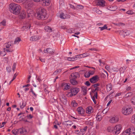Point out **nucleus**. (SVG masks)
Instances as JSON below:
<instances>
[{"instance_id":"47","label":"nucleus","mask_w":135,"mask_h":135,"mask_svg":"<svg viewBox=\"0 0 135 135\" xmlns=\"http://www.w3.org/2000/svg\"><path fill=\"white\" fill-rule=\"evenodd\" d=\"M1 24L3 26H5L6 25V21L5 20H3L1 22Z\"/></svg>"},{"instance_id":"35","label":"nucleus","mask_w":135,"mask_h":135,"mask_svg":"<svg viewBox=\"0 0 135 135\" xmlns=\"http://www.w3.org/2000/svg\"><path fill=\"white\" fill-rule=\"evenodd\" d=\"M21 39L19 37L17 38L14 41L15 44H18L21 41Z\"/></svg>"},{"instance_id":"54","label":"nucleus","mask_w":135,"mask_h":135,"mask_svg":"<svg viewBox=\"0 0 135 135\" xmlns=\"http://www.w3.org/2000/svg\"><path fill=\"white\" fill-rule=\"evenodd\" d=\"M6 53L5 52V51L4 50H3V51L2 52H1V55L2 56H5L6 55Z\"/></svg>"},{"instance_id":"46","label":"nucleus","mask_w":135,"mask_h":135,"mask_svg":"<svg viewBox=\"0 0 135 135\" xmlns=\"http://www.w3.org/2000/svg\"><path fill=\"white\" fill-rule=\"evenodd\" d=\"M132 94L131 93H127L125 96V97L127 98L131 96Z\"/></svg>"},{"instance_id":"53","label":"nucleus","mask_w":135,"mask_h":135,"mask_svg":"<svg viewBox=\"0 0 135 135\" xmlns=\"http://www.w3.org/2000/svg\"><path fill=\"white\" fill-rule=\"evenodd\" d=\"M16 64L15 63H14L12 67V70L13 71H14L16 69Z\"/></svg>"},{"instance_id":"40","label":"nucleus","mask_w":135,"mask_h":135,"mask_svg":"<svg viewBox=\"0 0 135 135\" xmlns=\"http://www.w3.org/2000/svg\"><path fill=\"white\" fill-rule=\"evenodd\" d=\"M77 55L78 56V57H79V56L80 55H82V57H85L87 56H89V54L87 53H84L82 54L78 55Z\"/></svg>"},{"instance_id":"56","label":"nucleus","mask_w":135,"mask_h":135,"mask_svg":"<svg viewBox=\"0 0 135 135\" xmlns=\"http://www.w3.org/2000/svg\"><path fill=\"white\" fill-rule=\"evenodd\" d=\"M14 2L17 3H21L24 0H13Z\"/></svg>"},{"instance_id":"60","label":"nucleus","mask_w":135,"mask_h":135,"mask_svg":"<svg viewBox=\"0 0 135 135\" xmlns=\"http://www.w3.org/2000/svg\"><path fill=\"white\" fill-rule=\"evenodd\" d=\"M6 69L8 72H10L11 71V69L10 67H7Z\"/></svg>"},{"instance_id":"63","label":"nucleus","mask_w":135,"mask_h":135,"mask_svg":"<svg viewBox=\"0 0 135 135\" xmlns=\"http://www.w3.org/2000/svg\"><path fill=\"white\" fill-rule=\"evenodd\" d=\"M105 68L108 70L109 71L110 70V66L108 65H107L105 66Z\"/></svg>"},{"instance_id":"8","label":"nucleus","mask_w":135,"mask_h":135,"mask_svg":"<svg viewBox=\"0 0 135 135\" xmlns=\"http://www.w3.org/2000/svg\"><path fill=\"white\" fill-rule=\"evenodd\" d=\"M78 113L82 116H84L85 113L84 109L82 107H78L77 109Z\"/></svg>"},{"instance_id":"11","label":"nucleus","mask_w":135,"mask_h":135,"mask_svg":"<svg viewBox=\"0 0 135 135\" xmlns=\"http://www.w3.org/2000/svg\"><path fill=\"white\" fill-rule=\"evenodd\" d=\"M119 32L120 35H123L124 36L129 35L130 33L129 31L128 30H120Z\"/></svg>"},{"instance_id":"24","label":"nucleus","mask_w":135,"mask_h":135,"mask_svg":"<svg viewBox=\"0 0 135 135\" xmlns=\"http://www.w3.org/2000/svg\"><path fill=\"white\" fill-rule=\"evenodd\" d=\"M20 18L22 19L25 18L26 16L25 11H23L21 12L20 13Z\"/></svg>"},{"instance_id":"27","label":"nucleus","mask_w":135,"mask_h":135,"mask_svg":"<svg viewBox=\"0 0 135 135\" xmlns=\"http://www.w3.org/2000/svg\"><path fill=\"white\" fill-rule=\"evenodd\" d=\"M101 114H100V112L98 113L97 115L96 118L97 120L99 121H100L102 119V116L101 115Z\"/></svg>"},{"instance_id":"43","label":"nucleus","mask_w":135,"mask_h":135,"mask_svg":"<svg viewBox=\"0 0 135 135\" xmlns=\"http://www.w3.org/2000/svg\"><path fill=\"white\" fill-rule=\"evenodd\" d=\"M107 27L106 26V25H105L104 26L102 27H99V28L102 31L104 29H107Z\"/></svg>"},{"instance_id":"18","label":"nucleus","mask_w":135,"mask_h":135,"mask_svg":"<svg viewBox=\"0 0 135 135\" xmlns=\"http://www.w3.org/2000/svg\"><path fill=\"white\" fill-rule=\"evenodd\" d=\"M44 52L45 53L52 54L54 52L53 50L51 48H48L46 50H44Z\"/></svg>"},{"instance_id":"21","label":"nucleus","mask_w":135,"mask_h":135,"mask_svg":"<svg viewBox=\"0 0 135 135\" xmlns=\"http://www.w3.org/2000/svg\"><path fill=\"white\" fill-rule=\"evenodd\" d=\"M93 112L92 108L91 106L87 108L86 110V113L88 114H90Z\"/></svg>"},{"instance_id":"16","label":"nucleus","mask_w":135,"mask_h":135,"mask_svg":"<svg viewBox=\"0 0 135 135\" xmlns=\"http://www.w3.org/2000/svg\"><path fill=\"white\" fill-rule=\"evenodd\" d=\"M60 99L61 101L64 104H66L67 103L66 98L64 95H62L60 97Z\"/></svg>"},{"instance_id":"15","label":"nucleus","mask_w":135,"mask_h":135,"mask_svg":"<svg viewBox=\"0 0 135 135\" xmlns=\"http://www.w3.org/2000/svg\"><path fill=\"white\" fill-rule=\"evenodd\" d=\"M105 2L104 0H99L98 1L97 4L98 6L104 7L105 6Z\"/></svg>"},{"instance_id":"12","label":"nucleus","mask_w":135,"mask_h":135,"mask_svg":"<svg viewBox=\"0 0 135 135\" xmlns=\"http://www.w3.org/2000/svg\"><path fill=\"white\" fill-rule=\"evenodd\" d=\"M61 86L64 90H68L70 88V84L68 83H63L62 84Z\"/></svg>"},{"instance_id":"3","label":"nucleus","mask_w":135,"mask_h":135,"mask_svg":"<svg viewBox=\"0 0 135 135\" xmlns=\"http://www.w3.org/2000/svg\"><path fill=\"white\" fill-rule=\"evenodd\" d=\"M122 135H135V128L131 127L124 131L122 133Z\"/></svg>"},{"instance_id":"57","label":"nucleus","mask_w":135,"mask_h":135,"mask_svg":"<svg viewBox=\"0 0 135 135\" xmlns=\"http://www.w3.org/2000/svg\"><path fill=\"white\" fill-rule=\"evenodd\" d=\"M22 129H23V134H25L27 132V130L26 129L24 128H22Z\"/></svg>"},{"instance_id":"52","label":"nucleus","mask_w":135,"mask_h":135,"mask_svg":"<svg viewBox=\"0 0 135 135\" xmlns=\"http://www.w3.org/2000/svg\"><path fill=\"white\" fill-rule=\"evenodd\" d=\"M112 70L114 71H118L119 70L118 69L117 67H113L112 68Z\"/></svg>"},{"instance_id":"37","label":"nucleus","mask_w":135,"mask_h":135,"mask_svg":"<svg viewBox=\"0 0 135 135\" xmlns=\"http://www.w3.org/2000/svg\"><path fill=\"white\" fill-rule=\"evenodd\" d=\"M72 104L74 107H76L78 105L77 103H76V102L74 100H73L72 101Z\"/></svg>"},{"instance_id":"50","label":"nucleus","mask_w":135,"mask_h":135,"mask_svg":"<svg viewBox=\"0 0 135 135\" xmlns=\"http://www.w3.org/2000/svg\"><path fill=\"white\" fill-rule=\"evenodd\" d=\"M126 13L128 14H130V15H132L134 13L131 10H129L128 11H127Z\"/></svg>"},{"instance_id":"14","label":"nucleus","mask_w":135,"mask_h":135,"mask_svg":"<svg viewBox=\"0 0 135 135\" xmlns=\"http://www.w3.org/2000/svg\"><path fill=\"white\" fill-rule=\"evenodd\" d=\"M87 128V127L86 126L83 128L81 129L80 131L78 132V135H84L85 133Z\"/></svg>"},{"instance_id":"26","label":"nucleus","mask_w":135,"mask_h":135,"mask_svg":"<svg viewBox=\"0 0 135 135\" xmlns=\"http://www.w3.org/2000/svg\"><path fill=\"white\" fill-rule=\"evenodd\" d=\"M13 42L12 41H10L7 42V43L5 44V47L7 48H9L10 46H12L13 44H12Z\"/></svg>"},{"instance_id":"1","label":"nucleus","mask_w":135,"mask_h":135,"mask_svg":"<svg viewBox=\"0 0 135 135\" xmlns=\"http://www.w3.org/2000/svg\"><path fill=\"white\" fill-rule=\"evenodd\" d=\"M9 10L12 13L15 15H18L20 13L21 8L20 6L14 3H11L9 5Z\"/></svg>"},{"instance_id":"2","label":"nucleus","mask_w":135,"mask_h":135,"mask_svg":"<svg viewBox=\"0 0 135 135\" xmlns=\"http://www.w3.org/2000/svg\"><path fill=\"white\" fill-rule=\"evenodd\" d=\"M37 18L39 20H44L46 18V10L43 8L40 7L37 9L36 11Z\"/></svg>"},{"instance_id":"44","label":"nucleus","mask_w":135,"mask_h":135,"mask_svg":"<svg viewBox=\"0 0 135 135\" xmlns=\"http://www.w3.org/2000/svg\"><path fill=\"white\" fill-rule=\"evenodd\" d=\"M84 76L86 78H88L90 77V75L89 72L85 73L84 75Z\"/></svg>"},{"instance_id":"49","label":"nucleus","mask_w":135,"mask_h":135,"mask_svg":"<svg viewBox=\"0 0 135 135\" xmlns=\"http://www.w3.org/2000/svg\"><path fill=\"white\" fill-rule=\"evenodd\" d=\"M99 87H97L96 88H95V89L94 90L93 89L92 90V91L93 92H97V91H98L99 90Z\"/></svg>"},{"instance_id":"62","label":"nucleus","mask_w":135,"mask_h":135,"mask_svg":"<svg viewBox=\"0 0 135 135\" xmlns=\"http://www.w3.org/2000/svg\"><path fill=\"white\" fill-rule=\"evenodd\" d=\"M96 12L97 13L99 14H101L102 13V11L98 9H97L96 10Z\"/></svg>"},{"instance_id":"6","label":"nucleus","mask_w":135,"mask_h":135,"mask_svg":"<svg viewBox=\"0 0 135 135\" xmlns=\"http://www.w3.org/2000/svg\"><path fill=\"white\" fill-rule=\"evenodd\" d=\"M80 90L78 88H71L70 89V92L69 93L70 96L76 95Z\"/></svg>"},{"instance_id":"41","label":"nucleus","mask_w":135,"mask_h":135,"mask_svg":"<svg viewBox=\"0 0 135 135\" xmlns=\"http://www.w3.org/2000/svg\"><path fill=\"white\" fill-rule=\"evenodd\" d=\"M131 102L133 104L135 105V96L132 97L131 99Z\"/></svg>"},{"instance_id":"45","label":"nucleus","mask_w":135,"mask_h":135,"mask_svg":"<svg viewBox=\"0 0 135 135\" xmlns=\"http://www.w3.org/2000/svg\"><path fill=\"white\" fill-rule=\"evenodd\" d=\"M3 50L5 51H5H6L7 52H11L12 51V50L9 49H6L5 48H3Z\"/></svg>"},{"instance_id":"13","label":"nucleus","mask_w":135,"mask_h":135,"mask_svg":"<svg viewBox=\"0 0 135 135\" xmlns=\"http://www.w3.org/2000/svg\"><path fill=\"white\" fill-rule=\"evenodd\" d=\"M31 27V25L29 23H27L25 25L21 28L22 31L27 30L28 29H30Z\"/></svg>"},{"instance_id":"22","label":"nucleus","mask_w":135,"mask_h":135,"mask_svg":"<svg viewBox=\"0 0 135 135\" xmlns=\"http://www.w3.org/2000/svg\"><path fill=\"white\" fill-rule=\"evenodd\" d=\"M40 37L39 36H34L31 37L30 38V40L33 41H35L40 39Z\"/></svg>"},{"instance_id":"34","label":"nucleus","mask_w":135,"mask_h":135,"mask_svg":"<svg viewBox=\"0 0 135 135\" xmlns=\"http://www.w3.org/2000/svg\"><path fill=\"white\" fill-rule=\"evenodd\" d=\"M95 131L94 129H93L89 131V135H95Z\"/></svg>"},{"instance_id":"20","label":"nucleus","mask_w":135,"mask_h":135,"mask_svg":"<svg viewBox=\"0 0 135 135\" xmlns=\"http://www.w3.org/2000/svg\"><path fill=\"white\" fill-rule=\"evenodd\" d=\"M62 124L65 125L66 127H67L68 126H71L73 124V123L70 120H68L63 122Z\"/></svg>"},{"instance_id":"23","label":"nucleus","mask_w":135,"mask_h":135,"mask_svg":"<svg viewBox=\"0 0 135 135\" xmlns=\"http://www.w3.org/2000/svg\"><path fill=\"white\" fill-rule=\"evenodd\" d=\"M70 82L71 84L73 85H77L78 82L74 78H72L70 80Z\"/></svg>"},{"instance_id":"42","label":"nucleus","mask_w":135,"mask_h":135,"mask_svg":"<svg viewBox=\"0 0 135 135\" xmlns=\"http://www.w3.org/2000/svg\"><path fill=\"white\" fill-rule=\"evenodd\" d=\"M31 12H32V11H31V10H28L27 11V13L28 14V17H29L31 16H32Z\"/></svg>"},{"instance_id":"55","label":"nucleus","mask_w":135,"mask_h":135,"mask_svg":"<svg viewBox=\"0 0 135 135\" xmlns=\"http://www.w3.org/2000/svg\"><path fill=\"white\" fill-rule=\"evenodd\" d=\"M89 74H90V75H93L95 73V71L94 70H90L89 72H88Z\"/></svg>"},{"instance_id":"7","label":"nucleus","mask_w":135,"mask_h":135,"mask_svg":"<svg viewBox=\"0 0 135 135\" xmlns=\"http://www.w3.org/2000/svg\"><path fill=\"white\" fill-rule=\"evenodd\" d=\"M119 120V118L118 117L115 116L110 118L109 121L111 123H115L117 122Z\"/></svg>"},{"instance_id":"33","label":"nucleus","mask_w":135,"mask_h":135,"mask_svg":"<svg viewBox=\"0 0 135 135\" xmlns=\"http://www.w3.org/2000/svg\"><path fill=\"white\" fill-rule=\"evenodd\" d=\"M85 123L86 124L92 126L93 125V122L91 120L87 121L85 122Z\"/></svg>"},{"instance_id":"9","label":"nucleus","mask_w":135,"mask_h":135,"mask_svg":"<svg viewBox=\"0 0 135 135\" xmlns=\"http://www.w3.org/2000/svg\"><path fill=\"white\" fill-rule=\"evenodd\" d=\"M99 79V77L98 75H96L93 76L90 79V81L92 83H96Z\"/></svg>"},{"instance_id":"19","label":"nucleus","mask_w":135,"mask_h":135,"mask_svg":"<svg viewBox=\"0 0 135 135\" xmlns=\"http://www.w3.org/2000/svg\"><path fill=\"white\" fill-rule=\"evenodd\" d=\"M71 76L73 77L72 78L75 79L80 76V75L78 73L76 72L72 73Z\"/></svg>"},{"instance_id":"48","label":"nucleus","mask_w":135,"mask_h":135,"mask_svg":"<svg viewBox=\"0 0 135 135\" xmlns=\"http://www.w3.org/2000/svg\"><path fill=\"white\" fill-rule=\"evenodd\" d=\"M74 31V30L73 28L69 29L67 30L66 31L67 32L70 33H72L73 32V31Z\"/></svg>"},{"instance_id":"64","label":"nucleus","mask_w":135,"mask_h":135,"mask_svg":"<svg viewBox=\"0 0 135 135\" xmlns=\"http://www.w3.org/2000/svg\"><path fill=\"white\" fill-rule=\"evenodd\" d=\"M26 117L29 118L31 119L33 118V116L31 114H30L27 115Z\"/></svg>"},{"instance_id":"61","label":"nucleus","mask_w":135,"mask_h":135,"mask_svg":"<svg viewBox=\"0 0 135 135\" xmlns=\"http://www.w3.org/2000/svg\"><path fill=\"white\" fill-rule=\"evenodd\" d=\"M38 59H39L42 62H45V60L44 59H43L39 57Z\"/></svg>"},{"instance_id":"31","label":"nucleus","mask_w":135,"mask_h":135,"mask_svg":"<svg viewBox=\"0 0 135 135\" xmlns=\"http://www.w3.org/2000/svg\"><path fill=\"white\" fill-rule=\"evenodd\" d=\"M44 29L46 31L49 32H50L52 31V28L48 26H45Z\"/></svg>"},{"instance_id":"36","label":"nucleus","mask_w":135,"mask_h":135,"mask_svg":"<svg viewBox=\"0 0 135 135\" xmlns=\"http://www.w3.org/2000/svg\"><path fill=\"white\" fill-rule=\"evenodd\" d=\"M12 133L15 135H17L18 134L19 132L18 130L16 129H13L12 131Z\"/></svg>"},{"instance_id":"4","label":"nucleus","mask_w":135,"mask_h":135,"mask_svg":"<svg viewBox=\"0 0 135 135\" xmlns=\"http://www.w3.org/2000/svg\"><path fill=\"white\" fill-rule=\"evenodd\" d=\"M132 111V108L130 106H128L123 108L122 112L124 115H128Z\"/></svg>"},{"instance_id":"32","label":"nucleus","mask_w":135,"mask_h":135,"mask_svg":"<svg viewBox=\"0 0 135 135\" xmlns=\"http://www.w3.org/2000/svg\"><path fill=\"white\" fill-rule=\"evenodd\" d=\"M83 91L84 92V95H85L86 94L87 92V88L85 86H83L82 87Z\"/></svg>"},{"instance_id":"28","label":"nucleus","mask_w":135,"mask_h":135,"mask_svg":"<svg viewBox=\"0 0 135 135\" xmlns=\"http://www.w3.org/2000/svg\"><path fill=\"white\" fill-rule=\"evenodd\" d=\"M114 127L113 126H109L107 129L108 132H112L113 134Z\"/></svg>"},{"instance_id":"51","label":"nucleus","mask_w":135,"mask_h":135,"mask_svg":"<svg viewBox=\"0 0 135 135\" xmlns=\"http://www.w3.org/2000/svg\"><path fill=\"white\" fill-rule=\"evenodd\" d=\"M61 69H57L54 73L55 74L59 73H60L61 72Z\"/></svg>"},{"instance_id":"38","label":"nucleus","mask_w":135,"mask_h":135,"mask_svg":"<svg viewBox=\"0 0 135 135\" xmlns=\"http://www.w3.org/2000/svg\"><path fill=\"white\" fill-rule=\"evenodd\" d=\"M76 7L78 9H82L84 7L82 5H78L76 6Z\"/></svg>"},{"instance_id":"39","label":"nucleus","mask_w":135,"mask_h":135,"mask_svg":"<svg viewBox=\"0 0 135 135\" xmlns=\"http://www.w3.org/2000/svg\"><path fill=\"white\" fill-rule=\"evenodd\" d=\"M131 122L133 123H135V114L133 115L131 119Z\"/></svg>"},{"instance_id":"25","label":"nucleus","mask_w":135,"mask_h":135,"mask_svg":"<svg viewBox=\"0 0 135 135\" xmlns=\"http://www.w3.org/2000/svg\"><path fill=\"white\" fill-rule=\"evenodd\" d=\"M78 57V55H76L75 57H68L67 58L68 60L69 61H74V60H76L77 59V58Z\"/></svg>"},{"instance_id":"17","label":"nucleus","mask_w":135,"mask_h":135,"mask_svg":"<svg viewBox=\"0 0 135 135\" xmlns=\"http://www.w3.org/2000/svg\"><path fill=\"white\" fill-rule=\"evenodd\" d=\"M60 17L62 19H65L70 18V16L68 15L62 13L60 15Z\"/></svg>"},{"instance_id":"5","label":"nucleus","mask_w":135,"mask_h":135,"mask_svg":"<svg viewBox=\"0 0 135 135\" xmlns=\"http://www.w3.org/2000/svg\"><path fill=\"white\" fill-rule=\"evenodd\" d=\"M122 126L120 124H117L114 127L113 134L117 135L120 132Z\"/></svg>"},{"instance_id":"29","label":"nucleus","mask_w":135,"mask_h":135,"mask_svg":"<svg viewBox=\"0 0 135 135\" xmlns=\"http://www.w3.org/2000/svg\"><path fill=\"white\" fill-rule=\"evenodd\" d=\"M127 68V66H123L120 68L119 70L120 73H123L126 70Z\"/></svg>"},{"instance_id":"58","label":"nucleus","mask_w":135,"mask_h":135,"mask_svg":"<svg viewBox=\"0 0 135 135\" xmlns=\"http://www.w3.org/2000/svg\"><path fill=\"white\" fill-rule=\"evenodd\" d=\"M100 84L99 83H97L93 84L92 86H93L94 88H96L97 86H99Z\"/></svg>"},{"instance_id":"59","label":"nucleus","mask_w":135,"mask_h":135,"mask_svg":"<svg viewBox=\"0 0 135 135\" xmlns=\"http://www.w3.org/2000/svg\"><path fill=\"white\" fill-rule=\"evenodd\" d=\"M23 129L22 128H20L18 130L19 132L20 133V134H23Z\"/></svg>"},{"instance_id":"10","label":"nucleus","mask_w":135,"mask_h":135,"mask_svg":"<svg viewBox=\"0 0 135 135\" xmlns=\"http://www.w3.org/2000/svg\"><path fill=\"white\" fill-rule=\"evenodd\" d=\"M39 2L43 6H48L50 2V0H41Z\"/></svg>"},{"instance_id":"30","label":"nucleus","mask_w":135,"mask_h":135,"mask_svg":"<svg viewBox=\"0 0 135 135\" xmlns=\"http://www.w3.org/2000/svg\"><path fill=\"white\" fill-rule=\"evenodd\" d=\"M112 85L111 83H110L107 85V89L108 91H110L112 89Z\"/></svg>"}]
</instances>
